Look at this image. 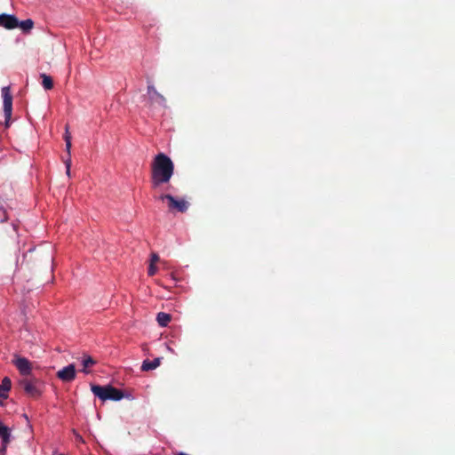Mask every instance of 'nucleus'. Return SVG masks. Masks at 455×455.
Returning <instances> with one entry per match:
<instances>
[{
	"label": "nucleus",
	"instance_id": "1",
	"mask_svg": "<svg viewBox=\"0 0 455 455\" xmlns=\"http://www.w3.org/2000/svg\"><path fill=\"white\" fill-rule=\"evenodd\" d=\"M174 172V164L164 153L157 154L151 164V185L154 189L170 181Z\"/></svg>",
	"mask_w": 455,
	"mask_h": 455
},
{
	"label": "nucleus",
	"instance_id": "2",
	"mask_svg": "<svg viewBox=\"0 0 455 455\" xmlns=\"http://www.w3.org/2000/svg\"><path fill=\"white\" fill-rule=\"evenodd\" d=\"M91 389L93 395L102 401H120L124 397V393L120 389H117L110 385H92Z\"/></svg>",
	"mask_w": 455,
	"mask_h": 455
},
{
	"label": "nucleus",
	"instance_id": "3",
	"mask_svg": "<svg viewBox=\"0 0 455 455\" xmlns=\"http://www.w3.org/2000/svg\"><path fill=\"white\" fill-rule=\"evenodd\" d=\"M156 200L167 202L169 212H186L188 209L189 203L183 198H176L170 194H162L155 197Z\"/></svg>",
	"mask_w": 455,
	"mask_h": 455
},
{
	"label": "nucleus",
	"instance_id": "4",
	"mask_svg": "<svg viewBox=\"0 0 455 455\" xmlns=\"http://www.w3.org/2000/svg\"><path fill=\"white\" fill-rule=\"evenodd\" d=\"M145 106L148 108L155 107L166 108V99L159 93L154 85L148 84Z\"/></svg>",
	"mask_w": 455,
	"mask_h": 455
},
{
	"label": "nucleus",
	"instance_id": "5",
	"mask_svg": "<svg viewBox=\"0 0 455 455\" xmlns=\"http://www.w3.org/2000/svg\"><path fill=\"white\" fill-rule=\"evenodd\" d=\"M3 98V108L4 114V124L5 127L10 126V121L12 114V95L11 93L10 86H4L1 90Z\"/></svg>",
	"mask_w": 455,
	"mask_h": 455
},
{
	"label": "nucleus",
	"instance_id": "6",
	"mask_svg": "<svg viewBox=\"0 0 455 455\" xmlns=\"http://www.w3.org/2000/svg\"><path fill=\"white\" fill-rule=\"evenodd\" d=\"M20 386L30 397L37 398L41 395L40 382L35 378H23L20 380Z\"/></svg>",
	"mask_w": 455,
	"mask_h": 455
},
{
	"label": "nucleus",
	"instance_id": "7",
	"mask_svg": "<svg viewBox=\"0 0 455 455\" xmlns=\"http://www.w3.org/2000/svg\"><path fill=\"white\" fill-rule=\"evenodd\" d=\"M13 363L24 378L31 377L32 364L27 358L17 357Z\"/></svg>",
	"mask_w": 455,
	"mask_h": 455
},
{
	"label": "nucleus",
	"instance_id": "8",
	"mask_svg": "<svg viewBox=\"0 0 455 455\" xmlns=\"http://www.w3.org/2000/svg\"><path fill=\"white\" fill-rule=\"evenodd\" d=\"M18 24L19 20L16 16L6 13L0 14V27L6 29H13L18 28Z\"/></svg>",
	"mask_w": 455,
	"mask_h": 455
},
{
	"label": "nucleus",
	"instance_id": "9",
	"mask_svg": "<svg viewBox=\"0 0 455 455\" xmlns=\"http://www.w3.org/2000/svg\"><path fill=\"white\" fill-rule=\"evenodd\" d=\"M57 377L65 382H70L76 378V368L74 364H69L57 372Z\"/></svg>",
	"mask_w": 455,
	"mask_h": 455
},
{
	"label": "nucleus",
	"instance_id": "10",
	"mask_svg": "<svg viewBox=\"0 0 455 455\" xmlns=\"http://www.w3.org/2000/svg\"><path fill=\"white\" fill-rule=\"evenodd\" d=\"M12 387V381L10 378L4 377L0 385V405L3 406L4 400L8 398L7 392L10 391Z\"/></svg>",
	"mask_w": 455,
	"mask_h": 455
},
{
	"label": "nucleus",
	"instance_id": "11",
	"mask_svg": "<svg viewBox=\"0 0 455 455\" xmlns=\"http://www.w3.org/2000/svg\"><path fill=\"white\" fill-rule=\"evenodd\" d=\"M160 363H161V358H159V357L155 358L153 361L145 360L142 363L141 370L143 371L155 370L156 368H157L160 365Z\"/></svg>",
	"mask_w": 455,
	"mask_h": 455
},
{
	"label": "nucleus",
	"instance_id": "12",
	"mask_svg": "<svg viewBox=\"0 0 455 455\" xmlns=\"http://www.w3.org/2000/svg\"><path fill=\"white\" fill-rule=\"evenodd\" d=\"M96 361L90 355L84 356L82 360L83 369L82 371L88 374L90 373L89 368L95 365Z\"/></svg>",
	"mask_w": 455,
	"mask_h": 455
},
{
	"label": "nucleus",
	"instance_id": "13",
	"mask_svg": "<svg viewBox=\"0 0 455 455\" xmlns=\"http://www.w3.org/2000/svg\"><path fill=\"white\" fill-rule=\"evenodd\" d=\"M171 320V315L164 312H160L156 315V321L161 327L167 326Z\"/></svg>",
	"mask_w": 455,
	"mask_h": 455
},
{
	"label": "nucleus",
	"instance_id": "14",
	"mask_svg": "<svg viewBox=\"0 0 455 455\" xmlns=\"http://www.w3.org/2000/svg\"><path fill=\"white\" fill-rule=\"evenodd\" d=\"M0 437L2 439L3 444H8L10 442L11 433L9 427L3 425L0 422Z\"/></svg>",
	"mask_w": 455,
	"mask_h": 455
},
{
	"label": "nucleus",
	"instance_id": "15",
	"mask_svg": "<svg viewBox=\"0 0 455 455\" xmlns=\"http://www.w3.org/2000/svg\"><path fill=\"white\" fill-rule=\"evenodd\" d=\"M34 27V21L31 19L19 21L18 28H20L24 33H28Z\"/></svg>",
	"mask_w": 455,
	"mask_h": 455
},
{
	"label": "nucleus",
	"instance_id": "16",
	"mask_svg": "<svg viewBox=\"0 0 455 455\" xmlns=\"http://www.w3.org/2000/svg\"><path fill=\"white\" fill-rule=\"evenodd\" d=\"M40 77L42 78V85L45 90H52L53 88V81L50 76L41 74Z\"/></svg>",
	"mask_w": 455,
	"mask_h": 455
},
{
	"label": "nucleus",
	"instance_id": "17",
	"mask_svg": "<svg viewBox=\"0 0 455 455\" xmlns=\"http://www.w3.org/2000/svg\"><path fill=\"white\" fill-rule=\"evenodd\" d=\"M64 140L66 142V150L68 152V155L70 156V149H71V134L68 132V126H66V131L64 134Z\"/></svg>",
	"mask_w": 455,
	"mask_h": 455
},
{
	"label": "nucleus",
	"instance_id": "18",
	"mask_svg": "<svg viewBox=\"0 0 455 455\" xmlns=\"http://www.w3.org/2000/svg\"><path fill=\"white\" fill-rule=\"evenodd\" d=\"M156 271H157V268H156V265L149 264L148 270V275L153 276L154 275H156Z\"/></svg>",
	"mask_w": 455,
	"mask_h": 455
},
{
	"label": "nucleus",
	"instance_id": "19",
	"mask_svg": "<svg viewBox=\"0 0 455 455\" xmlns=\"http://www.w3.org/2000/svg\"><path fill=\"white\" fill-rule=\"evenodd\" d=\"M65 164H66L67 174L69 176L70 175V166H71L70 156H68V158L65 161Z\"/></svg>",
	"mask_w": 455,
	"mask_h": 455
},
{
	"label": "nucleus",
	"instance_id": "20",
	"mask_svg": "<svg viewBox=\"0 0 455 455\" xmlns=\"http://www.w3.org/2000/svg\"><path fill=\"white\" fill-rule=\"evenodd\" d=\"M157 261H159V256L156 253H152L151 254L150 264L156 265V263Z\"/></svg>",
	"mask_w": 455,
	"mask_h": 455
},
{
	"label": "nucleus",
	"instance_id": "21",
	"mask_svg": "<svg viewBox=\"0 0 455 455\" xmlns=\"http://www.w3.org/2000/svg\"><path fill=\"white\" fill-rule=\"evenodd\" d=\"M6 446H7V444H3V447L0 450V452L2 454H4L6 452Z\"/></svg>",
	"mask_w": 455,
	"mask_h": 455
},
{
	"label": "nucleus",
	"instance_id": "22",
	"mask_svg": "<svg viewBox=\"0 0 455 455\" xmlns=\"http://www.w3.org/2000/svg\"><path fill=\"white\" fill-rule=\"evenodd\" d=\"M24 419H26L27 420L28 419V416L26 414L23 415Z\"/></svg>",
	"mask_w": 455,
	"mask_h": 455
},
{
	"label": "nucleus",
	"instance_id": "23",
	"mask_svg": "<svg viewBox=\"0 0 455 455\" xmlns=\"http://www.w3.org/2000/svg\"><path fill=\"white\" fill-rule=\"evenodd\" d=\"M53 455H64L62 453H53Z\"/></svg>",
	"mask_w": 455,
	"mask_h": 455
}]
</instances>
